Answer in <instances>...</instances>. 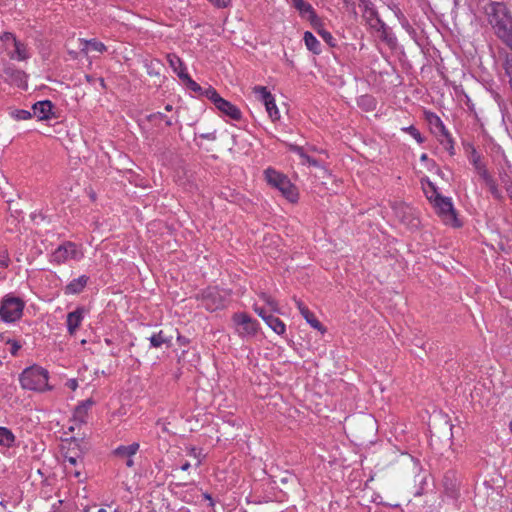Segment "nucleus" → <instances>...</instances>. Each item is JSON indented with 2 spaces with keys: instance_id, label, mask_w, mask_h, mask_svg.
<instances>
[{
  "instance_id": "obj_10",
  "label": "nucleus",
  "mask_w": 512,
  "mask_h": 512,
  "mask_svg": "<svg viewBox=\"0 0 512 512\" xmlns=\"http://www.w3.org/2000/svg\"><path fill=\"white\" fill-rule=\"evenodd\" d=\"M254 91L255 93L260 95V98L266 107V111L268 112L269 117L273 121L278 120L280 118V114L272 94L264 86H256L254 88Z\"/></svg>"
},
{
  "instance_id": "obj_8",
  "label": "nucleus",
  "mask_w": 512,
  "mask_h": 512,
  "mask_svg": "<svg viewBox=\"0 0 512 512\" xmlns=\"http://www.w3.org/2000/svg\"><path fill=\"white\" fill-rule=\"evenodd\" d=\"M82 253L78 251L75 243L67 241L60 245L52 254V260L58 264L64 263L69 259H79Z\"/></svg>"
},
{
  "instance_id": "obj_4",
  "label": "nucleus",
  "mask_w": 512,
  "mask_h": 512,
  "mask_svg": "<svg viewBox=\"0 0 512 512\" xmlns=\"http://www.w3.org/2000/svg\"><path fill=\"white\" fill-rule=\"evenodd\" d=\"M265 175L271 186L279 189L289 201H296L298 196L296 188L285 175L270 168L265 171Z\"/></svg>"
},
{
  "instance_id": "obj_3",
  "label": "nucleus",
  "mask_w": 512,
  "mask_h": 512,
  "mask_svg": "<svg viewBox=\"0 0 512 512\" xmlns=\"http://www.w3.org/2000/svg\"><path fill=\"white\" fill-rule=\"evenodd\" d=\"M431 203L433 204L436 213L445 224L451 225L452 227L461 226V223L457 218L456 211L453 207L451 198L443 197L441 194H437L435 196V200H433Z\"/></svg>"
},
{
  "instance_id": "obj_28",
  "label": "nucleus",
  "mask_w": 512,
  "mask_h": 512,
  "mask_svg": "<svg viewBox=\"0 0 512 512\" xmlns=\"http://www.w3.org/2000/svg\"><path fill=\"white\" fill-rule=\"evenodd\" d=\"M293 6L301 13H312L313 7L304 0H291Z\"/></svg>"
},
{
  "instance_id": "obj_14",
  "label": "nucleus",
  "mask_w": 512,
  "mask_h": 512,
  "mask_svg": "<svg viewBox=\"0 0 512 512\" xmlns=\"http://www.w3.org/2000/svg\"><path fill=\"white\" fill-rule=\"evenodd\" d=\"M255 312L262 317L267 325L277 334L281 335L285 332V324L279 318L268 314L265 309L255 307Z\"/></svg>"
},
{
  "instance_id": "obj_20",
  "label": "nucleus",
  "mask_w": 512,
  "mask_h": 512,
  "mask_svg": "<svg viewBox=\"0 0 512 512\" xmlns=\"http://www.w3.org/2000/svg\"><path fill=\"white\" fill-rule=\"evenodd\" d=\"M88 282V277L85 275L80 276L77 279L72 280L66 287V294H78L80 293Z\"/></svg>"
},
{
  "instance_id": "obj_48",
  "label": "nucleus",
  "mask_w": 512,
  "mask_h": 512,
  "mask_svg": "<svg viewBox=\"0 0 512 512\" xmlns=\"http://www.w3.org/2000/svg\"><path fill=\"white\" fill-rule=\"evenodd\" d=\"M229 0H209L212 4L217 7H225Z\"/></svg>"
},
{
  "instance_id": "obj_51",
  "label": "nucleus",
  "mask_w": 512,
  "mask_h": 512,
  "mask_svg": "<svg viewBox=\"0 0 512 512\" xmlns=\"http://www.w3.org/2000/svg\"><path fill=\"white\" fill-rule=\"evenodd\" d=\"M200 137L203 138V139H208V140H215L216 139L215 132L200 134Z\"/></svg>"
},
{
  "instance_id": "obj_46",
  "label": "nucleus",
  "mask_w": 512,
  "mask_h": 512,
  "mask_svg": "<svg viewBox=\"0 0 512 512\" xmlns=\"http://www.w3.org/2000/svg\"><path fill=\"white\" fill-rule=\"evenodd\" d=\"M323 40H324L326 43H328L331 47H334V46H335V43H334V40H335V39L333 38V36L331 35V33H330V32H328V33H324V34H323Z\"/></svg>"
},
{
  "instance_id": "obj_52",
  "label": "nucleus",
  "mask_w": 512,
  "mask_h": 512,
  "mask_svg": "<svg viewBox=\"0 0 512 512\" xmlns=\"http://www.w3.org/2000/svg\"><path fill=\"white\" fill-rule=\"evenodd\" d=\"M71 390H76L77 389V381L75 379H70L68 380L67 384H66Z\"/></svg>"
},
{
  "instance_id": "obj_62",
  "label": "nucleus",
  "mask_w": 512,
  "mask_h": 512,
  "mask_svg": "<svg viewBox=\"0 0 512 512\" xmlns=\"http://www.w3.org/2000/svg\"><path fill=\"white\" fill-rule=\"evenodd\" d=\"M507 192L510 194V196L512 197V186H509L507 188Z\"/></svg>"
},
{
  "instance_id": "obj_7",
  "label": "nucleus",
  "mask_w": 512,
  "mask_h": 512,
  "mask_svg": "<svg viewBox=\"0 0 512 512\" xmlns=\"http://www.w3.org/2000/svg\"><path fill=\"white\" fill-rule=\"evenodd\" d=\"M235 329L239 336H254L258 330V323L246 313H235L232 317Z\"/></svg>"
},
{
  "instance_id": "obj_43",
  "label": "nucleus",
  "mask_w": 512,
  "mask_h": 512,
  "mask_svg": "<svg viewBox=\"0 0 512 512\" xmlns=\"http://www.w3.org/2000/svg\"><path fill=\"white\" fill-rule=\"evenodd\" d=\"M504 69H505L506 75L509 77V83L512 86V63L509 61H506L504 64Z\"/></svg>"
},
{
  "instance_id": "obj_22",
  "label": "nucleus",
  "mask_w": 512,
  "mask_h": 512,
  "mask_svg": "<svg viewBox=\"0 0 512 512\" xmlns=\"http://www.w3.org/2000/svg\"><path fill=\"white\" fill-rule=\"evenodd\" d=\"M79 41H80V45L82 46L80 50H81V52H84L85 54H87V51L89 48H92L93 50L98 51V52H103L104 50H106L105 45L96 40H81V39H79Z\"/></svg>"
},
{
  "instance_id": "obj_58",
  "label": "nucleus",
  "mask_w": 512,
  "mask_h": 512,
  "mask_svg": "<svg viewBox=\"0 0 512 512\" xmlns=\"http://www.w3.org/2000/svg\"><path fill=\"white\" fill-rule=\"evenodd\" d=\"M361 4H363L366 8H368V5L370 4V0H359Z\"/></svg>"
},
{
  "instance_id": "obj_26",
  "label": "nucleus",
  "mask_w": 512,
  "mask_h": 512,
  "mask_svg": "<svg viewBox=\"0 0 512 512\" xmlns=\"http://www.w3.org/2000/svg\"><path fill=\"white\" fill-rule=\"evenodd\" d=\"M14 441L15 436L13 433L5 427H0V445L10 447Z\"/></svg>"
},
{
  "instance_id": "obj_59",
  "label": "nucleus",
  "mask_w": 512,
  "mask_h": 512,
  "mask_svg": "<svg viewBox=\"0 0 512 512\" xmlns=\"http://www.w3.org/2000/svg\"><path fill=\"white\" fill-rule=\"evenodd\" d=\"M126 465H127L128 467H132V466L134 465V461H133L132 459H130V458H129V459L126 461Z\"/></svg>"
},
{
  "instance_id": "obj_44",
  "label": "nucleus",
  "mask_w": 512,
  "mask_h": 512,
  "mask_svg": "<svg viewBox=\"0 0 512 512\" xmlns=\"http://www.w3.org/2000/svg\"><path fill=\"white\" fill-rule=\"evenodd\" d=\"M8 344H11V354L12 355H16L18 350L21 348V345L19 344V342L15 341V340H8L7 341Z\"/></svg>"
},
{
  "instance_id": "obj_38",
  "label": "nucleus",
  "mask_w": 512,
  "mask_h": 512,
  "mask_svg": "<svg viewBox=\"0 0 512 512\" xmlns=\"http://www.w3.org/2000/svg\"><path fill=\"white\" fill-rule=\"evenodd\" d=\"M303 163H308L309 165H312L314 167H322L319 160L309 156L307 153L302 157Z\"/></svg>"
},
{
  "instance_id": "obj_1",
  "label": "nucleus",
  "mask_w": 512,
  "mask_h": 512,
  "mask_svg": "<svg viewBox=\"0 0 512 512\" xmlns=\"http://www.w3.org/2000/svg\"><path fill=\"white\" fill-rule=\"evenodd\" d=\"M478 5L497 37L512 50V16L505 3L494 0H479Z\"/></svg>"
},
{
  "instance_id": "obj_15",
  "label": "nucleus",
  "mask_w": 512,
  "mask_h": 512,
  "mask_svg": "<svg viewBox=\"0 0 512 512\" xmlns=\"http://www.w3.org/2000/svg\"><path fill=\"white\" fill-rule=\"evenodd\" d=\"M301 315L304 317V319L309 323L313 328L321 331L324 333L326 329L323 327L320 321L315 317V315L300 301L297 299H294Z\"/></svg>"
},
{
  "instance_id": "obj_37",
  "label": "nucleus",
  "mask_w": 512,
  "mask_h": 512,
  "mask_svg": "<svg viewBox=\"0 0 512 512\" xmlns=\"http://www.w3.org/2000/svg\"><path fill=\"white\" fill-rule=\"evenodd\" d=\"M405 130L408 131L416 139L418 143L424 142V138L422 137L418 129H416L414 126H410Z\"/></svg>"
},
{
  "instance_id": "obj_42",
  "label": "nucleus",
  "mask_w": 512,
  "mask_h": 512,
  "mask_svg": "<svg viewBox=\"0 0 512 512\" xmlns=\"http://www.w3.org/2000/svg\"><path fill=\"white\" fill-rule=\"evenodd\" d=\"M429 123L435 127L442 123L441 119L433 113H430L427 117Z\"/></svg>"
},
{
  "instance_id": "obj_40",
  "label": "nucleus",
  "mask_w": 512,
  "mask_h": 512,
  "mask_svg": "<svg viewBox=\"0 0 512 512\" xmlns=\"http://www.w3.org/2000/svg\"><path fill=\"white\" fill-rule=\"evenodd\" d=\"M0 39L4 43L11 42L12 44L17 40L16 37L12 33H10V32H4Z\"/></svg>"
},
{
  "instance_id": "obj_39",
  "label": "nucleus",
  "mask_w": 512,
  "mask_h": 512,
  "mask_svg": "<svg viewBox=\"0 0 512 512\" xmlns=\"http://www.w3.org/2000/svg\"><path fill=\"white\" fill-rule=\"evenodd\" d=\"M9 262L10 259L8 252L7 250H4L3 252L0 253V267L7 268L9 266Z\"/></svg>"
},
{
  "instance_id": "obj_49",
  "label": "nucleus",
  "mask_w": 512,
  "mask_h": 512,
  "mask_svg": "<svg viewBox=\"0 0 512 512\" xmlns=\"http://www.w3.org/2000/svg\"><path fill=\"white\" fill-rule=\"evenodd\" d=\"M148 119L150 121H154L156 119H166V116H164L162 113L158 112V113H154V114H151L150 116H148Z\"/></svg>"
},
{
  "instance_id": "obj_29",
  "label": "nucleus",
  "mask_w": 512,
  "mask_h": 512,
  "mask_svg": "<svg viewBox=\"0 0 512 512\" xmlns=\"http://www.w3.org/2000/svg\"><path fill=\"white\" fill-rule=\"evenodd\" d=\"M167 60L175 73H177L183 67L182 60L175 54H168Z\"/></svg>"
},
{
  "instance_id": "obj_24",
  "label": "nucleus",
  "mask_w": 512,
  "mask_h": 512,
  "mask_svg": "<svg viewBox=\"0 0 512 512\" xmlns=\"http://www.w3.org/2000/svg\"><path fill=\"white\" fill-rule=\"evenodd\" d=\"M138 449H139V444L132 443L128 446H119L117 449H115L114 454L117 456H120V457H125V456L131 457L134 454H136Z\"/></svg>"
},
{
  "instance_id": "obj_61",
  "label": "nucleus",
  "mask_w": 512,
  "mask_h": 512,
  "mask_svg": "<svg viewBox=\"0 0 512 512\" xmlns=\"http://www.w3.org/2000/svg\"><path fill=\"white\" fill-rule=\"evenodd\" d=\"M165 121H166V125L167 126H171L172 125V121L170 119L166 118Z\"/></svg>"
},
{
  "instance_id": "obj_12",
  "label": "nucleus",
  "mask_w": 512,
  "mask_h": 512,
  "mask_svg": "<svg viewBox=\"0 0 512 512\" xmlns=\"http://www.w3.org/2000/svg\"><path fill=\"white\" fill-rule=\"evenodd\" d=\"M460 480L455 471H447L443 477V487L447 496L453 499L459 497Z\"/></svg>"
},
{
  "instance_id": "obj_30",
  "label": "nucleus",
  "mask_w": 512,
  "mask_h": 512,
  "mask_svg": "<svg viewBox=\"0 0 512 512\" xmlns=\"http://www.w3.org/2000/svg\"><path fill=\"white\" fill-rule=\"evenodd\" d=\"M201 96H205L207 99H209L213 104H217L218 101L217 100H220L222 97L217 93V91L209 86L208 88H206L204 90V93H202Z\"/></svg>"
},
{
  "instance_id": "obj_31",
  "label": "nucleus",
  "mask_w": 512,
  "mask_h": 512,
  "mask_svg": "<svg viewBox=\"0 0 512 512\" xmlns=\"http://www.w3.org/2000/svg\"><path fill=\"white\" fill-rule=\"evenodd\" d=\"M10 115L16 120H27L32 117V113L30 111L23 109L12 110Z\"/></svg>"
},
{
  "instance_id": "obj_50",
  "label": "nucleus",
  "mask_w": 512,
  "mask_h": 512,
  "mask_svg": "<svg viewBox=\"0 0 512 512\" xmlns=\"http://www.w3.org/2000/svg\"><path fill=\"white\" fill-rule=\"evenodd\" d=\"M267 304L270 306L271 310L274 312H278L277 303L274 299L270 298Z\"/></svg>"
},
{
  "instance_id": "obj_17",
  "label": "nucleus",
  "mask_w": 512,
  "mask_h": 512,
  "mask_svg": "<svg viewBox=\"0 0 512 512\" xmlns=\"http://www.w3.org/2000/svg\"><path fill=\"white\" fill-rule=\"evenodd\" d=\"M52 107L53 104L49 100L39 101L32 106V116H36L39 120L48 119L51 114Z\"/></svg>"
},
{
  "instance_id": "obj_54",
  "label": "nucleus",
  "mask_w": 512,
  "mask_h": 512,
  "mask_svg": "<svg viewBox=\"0 0 512 512\" xmlns=\"http://www.w3.org/2000/svg\"><path fill=\"white\" fill-rule=\"evenodd\" d=\"M177 340H178L181 344H183V345H185L186 343H188V339H186L184 336H181V335H178V336H177Z\"/></svg>"
},
{
  "instance_id": "obj_45",
  "label": "nucleus",
  "mask_w": 512,
  "mask_h": 512,
  "mask_svg": "<svg viewBox=\"0 0 512 512\" xmlns=\"http://www.w3.org/2000/svg\"><path fill=\"white\" fill-rule=\"evenodd\" d=\"M289 149H290L291 151H294V152H296L297 154H299V156H300L301 158H302V157H304V155L306 154V153H305V151H304V149H303L302 147L298 146V145L290 144V145H289Z\"/></svg>"
},
{
  "instance_id": "obj_2",
  "label": "nucleus",
  "mask_w": 512,
  "mask_h": 512,
  "mask_svg": "<svg viewBox=\"0 0 512 512\" xmlns=\"http://www.w3.org/2000/svg\"><path fill=\"white\" fill-rule=\"evenodd\" d=\"M19 380L24 389L40 392L51 389L48 385V371L39 366L26 368Z\"/></svg>"
},
{
  "instance_id": "obj_47",
  "label": "nucleus",
  "mask_w": 512,
  "mask_h": 512,
  "mask_svg": "<svg viewBox=\"0 0 512 512\" xmlns=\"http://www.w3.org/2000/svg\"><path fill=\"white\" fill-rule=\"evenodd\" d=\"M436 128L438 129V131L444 138H446L450 135L449 132L447 131V129L445 128L443 122L440 125L436 126Z\"/></svg>"
},
{
  "instance_id": "obj_18",
  "label": "nucleus",
  "mask_w": 512,
  "mask_h": 512,
  "mask_svg": "<svg viewBox=\"0 0 512 512\" xmlns=\"http://www.w3.org/2000/svg\"><path fill=\"white\" fill-rule=\"evenodd\" d=\"M83 313L84 308L80 307L67 315V328L71 335H73L80 326L83 319Z\"/></svg>"
},
{
  "instance_id": "obj_36",
  "label": "nucleus",
  "mask_w": 512,
  "mask_h": 512,
  "mask_svg": "<svg viewBox=\"0 0 512 512\" xmlns=\"http://www.w3.org/2000/svg\"><path fill=\"white\" fill-rule=\"evenodd\" d=\"M441 144L445 146V148L449 151L450 155L454 154V146L451 135L440 140Z\"/></svg>"
},
{
  "instance_id": "obj_34",
  "label": "nucleus",
  "mask_w": 512,
  "mask_h": 512,
  "mask_svg": "<svg viewBox=\"0 0 512 512\" xmlns=\"http://www.w3.org/2000/svg\"><path fill=\"white\" fill-rule=\"evenodd\" d=\"M186 87L199 95H202L204 93V88H202L198 83H196L193 79L189 80V82L186 84Z\"/></svg>"
},
{
  "instance_id": "obj_21",
  "label": "nucleus",
  "mask_w": 512,
  "mask_h": 512,
  "mask_svg": "<svg viewBox=\"0 0 512 512\" xmlns=\"http://www.w3.org/2000/svg\"><path fill=\"white\" fill-rule=\"evenodd\" d=\"M172 339V335H167L164 331L161 330L159 333L154 334L150 337V343L151 346L155 348H158L163 344L170 346Z\"/></svg>"
},
{
  "instance_id": "obj_5",
  "label": "nucleus",
  "mask_w": 512,
  "mask_h": 512,
  "mask_svg": "<svg viewBox=\"0 0 512 512\" xmlns=\"http://www.w3.org/2000/svg\"><path fill=\"white\" fill-rule=\"evenodd\" d=\"M24 302L17 297H5L0 307V317L5 322H14L22 316Z\"/></svg>"
},
{
  "instance_id": "obj_16",
  "label": "nucleus",
  "mask_w": 512,
  "mask_h": 512,
  "mask_svg": "<svg viewBox=\"0 0 512 512\" xmlns=\"http://www.w3.org/2000/svg\"><path fill=\"white\" fill-rule=\"evenodd\" d=\"M218 103L214 104L216 108L221 111L223 114L229 116L233 120H240L241 119V112L240 110L230 103L229 101L225 100L224 98H221L220 100H217Z\"/></svg>"
},
{
  "instance_id": "obj_55",
  "label": "nucleus",
  "mask_w": 512,
  "mask_h": 512,
  "mask_svg": "<svg viewBox=\"0 0 512 512\" xmlns=\"http://www.w3.org/2000/svg\"><path fill=\"white\" fill-rule=\"evenodd\" d=\"M189 468H190V463L187 461L181 466V469L183 471H187Z\"/></svg>"
},
{
  "instance_id": "obj_23",
  "label": "nucleus",
  "mask_w": 512,
  "mask_h": 512,
  "mask_svg": "<svg viewBox=\"0 0 512 512\" xmlns=\"http://www.w3.org/2000/svg\"><path fill=\"white\" fill-rule=\"evenodd\" d=\"M12 45L14 46V52L10 53L11 58L17 57L18 60L23 61L29 57L24 43L16 40Z\"/></svg>"
},
{
  "instance_id": "obj_13",
  "label": "nucleus",
  "mask_w": 512,
  "mask_h": 512,
  "mask_svg": "<svg viewBox=\"0 0 512 512\" xmlns=\"http://www.w3.org/2000/svg\"><path fill=\"white\" fill-rule=\"evenodd\" d=\"M376 421L371 415H363L352 423V429L362 436H369L375 430Z\"/></svg>"
},
{
  "instance_id": "obj_25",
  "label": "nucleus",
  "mask_w": 512,
  "mask_h": 512,
  "mask_svg": "<svg viewBox=\"0 0 512 512\" xmlns=\"http://www.w3.org/2000/svg\"><path fill=\"white\" fill-rule=\"evenodd\" d=\"M304 41L307 48L312 51L314 54H319L320 50V42L314 37V35L307 31L304 33Z\"/></svg>"
},
{
  "instance_id": "obj_53",
  "label": "nucleus",
  "mask_w": 512,
  "mask_h": 512,
  "mask_svg": "<svg viewBox=\"0 0 512 512\" xmlns=\"http://www.w3.org/2000/svg\"><path fill=\"white\" fill-rule=\"evenodd\" d=\"M65 459L71 464V465H76L77 463V459L76 457H73V456H65Z\"/></svg>"
},
{
  "instance_id": "obj_11",
  "label": "nucleus",
  "mask_w": 512,
  "mask_h": 512,
  "mask_svg": "<svg viewBox=\"0 0 512 512\" xmlns=\"http://www.w3.org/2000/svg\"><path fill=\"white\" fill-rule=\"evenodd\" d=\"M2 79L10 84H14L20 88H26V74L24 71L16 69L12 66H7L3 69L1 74Z\"/></svg>"
},
{
  "instance_id": "obj_6",
  "label": "nucleus",
  "mask_w": 512,
  "mask_h": 512,
  "mask_svg": "<svg viewBox=\"0 0 512 512\" xmlns=\"http://www.w3.org/2000/svg\"><path fill=\"white\" fill-rule=\"evenodd\" d=\"M499 492L487 482L482 483L475 489V505L481 508L493 505L497 502Z\"/></svg>"
},
{
  "instance_id": "obj_64",
  "label": "nucleus",
  "mask_w": 512,
  "mask_h": 512,
  "mask_svg": "<svg viewBox=\"0 0 512 512\" xmlns=\"http://www.w3.org/2000/svg\"><path fill=\"white\" fill-rule=\"evenodd\" d=\"M98 512H107V511H106V509H104V508H100V509L98 510Z\"/></svg>"
},
{
  "instance_id": "obj_56",
  "label": "nucleus",
  "mask_w": 512,
  "mask_h": 512,
  "mask_svg": "<svg viewBox=\"0 0 512 512\" xmlns=\"http://www.w3.org/2000/svg\"><path fill=\"white\" fill-rule=\"evenodd\" d=\"M317 33L323 38V34L328 33V31H326L322 27H320L317 29Z\"/></svg>"
},
{
  "instance_id": "obj_35",
  "label": "nucleus",
  "mask_w": 512,
  "mask_h": 512,
  "mask_svg": "<svg viewBox=\"0 0 512 512\" xmlns=\"http://www.w3.org/2000/svg\"><path fill=\"white\" fill-rule=\"evenodd\" d=\"M309 21L316 30L322 27L321 19L316 15L314 10H312V13H309Z\"/></svg>"
},
{
  "instance_id": "obj_57",
  "label": "nucleus",
  "mask_w": 512,
  "mask_h": 512,
  "mask_svg": "<svg viewBox=\"0 0 512 512\" xmlns=\"http://www.w3.org/2000/svg\"><path fill=\"white\" fill-rule=\"evenodd\" d=\"M261 298L267 303L271 297L268 296L266 293H262Z\"/></svg>"
},
{
  "instance_id": "obj_19",
  "label": "nucleus",
  "mask_w": 512,
  "mask_h": 512,
  "mask_svg": "<svg viewBox=\"0 0 512 512\" xmlns=\"http://www.w3.org/2000/svg\"><path fill=\"white\" fill-rule=\"evenodd\" d=\"M480 170H481L480 174H478V175L484 181L486 186L489 188V191L491 192L493 197L496 199H501L502 195L498 189V186H497L495 180L493 179V177L488 172V170L487 169H480Z\"/></svg>"
},
{
  "instance_id": "obj_32",
  "label": "nucleus",
  "mask_w": 512,
  "mask_h": 512,
  "mask_svg": "<svg viewBox=\"0 0 512 512\" xmlns=\"http://www.w3.org/2000/svg\"><path fill=\"white\" fill-rule=\"evenodd\" d=\"M93 403L94 402L91 399H88L82 402L80 405H78L75 409L76 417H83L86 414L88 408L91 407Z\"/></svg>"
},
{
  "instance_id": "obj_9",
  "label": "nucleus",
  "mask_w": 512,
  "mask_h": 512,
  "mask_svg": "<svg viewBox=\"0 0 512 512\" xmlns=\"http://www.w3.org/2000/svg\"><path fill=\"white\" fill-rule=\"evenodd\" d=\"M394 213L396 217L400 220V222L404 224L407 228H418L420 221L416 216H414L411 207L405 204L397 205L394 207Z\"/></svg>"
},
{
  "instance_id": "obj_63",
  "label": "nucleus",
  "mask_w": 512,
  "mask_h": 512,
  "mask_svg": "<svg viewBox=\"0 0 512 512\" xmlns=\"http://www.w3.org/2000/svg\"><path fill=\"white\" fill-rule=\"evenodd\" d=\"M165 110L171 111L172 110V106L170 104L166 105Z\"/></svg>"
},
{
  "instance_id": "obj_60",
  "label": "nucleus",
  "mask_w": 512,
  "mask_h": 512,
  "mask_svg": "<svg viewBox=\"0 0 512 512\" xmlns=\"http://www.w3.org/2000/svg\"><path fill=\"white\" fill-rule=\"evenodd\" d=\"M420 160L421 161H427L428 160L427 154H422L421 157H420Z\"/></svg>"
},
{
  "instance_id": "obj_41",
  "label": "nucleus",
  "mask_w": 512,
  "mask_h": 512,
  "mask_svg": "<svg viewBox=\"0 0 512 512\" xmlns=\"http://www.w3.org/2000/svg\"><path fill=\"white\" fill-rule=\"evenodd\" d=\"M177 75L178 77L184 82V84L186 85L189 80H191L192 78L185 72V67H182L178 72H177Z\"/></svg>"
},
{
  "instance_id": "obj_33",
  "label": "nucleus",
  "mask_w": 512,
  "mask_h": 512,
  "mask_svg": "<svg viewBox=\"0 0 512 512\" xmlns=\"http://www.w3.org/2000/svg\"><path fill=\"white\" fill-rule=\"evenodd\" d=\"M472 164L475 167L478 174H480V169H486L485 165L480 162V156L477 155L476 150L472 149Z\"/></svg>"
},
{
  "instance_id": "obj_27",
  "label": "nucleus",
  "mask_w": 512,
  "mask_h": 512,
  "mask_svg": "<svg viewBox=\"0 0 512 512\" xmlns=\"http://www.w3.org/2000/svg\"><path fill=\"white\" fill-rule=\"evenodd\" d=\"M426 183H427L428 188L423 187V191H424L427 199L430 202H432L433 200H435V196L440 193L438 192L436 185L433 182H431L429 179H426Z\"/></svg>"
}]
</instances>
